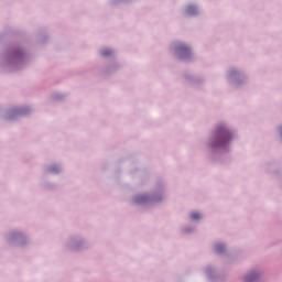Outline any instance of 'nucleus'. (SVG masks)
<instances>
[{
  "mask_svg": "<svg viewBox=\"0 0 282 282\" xmlns=\"http://www.w3.org/2000/svg\"><path fill=\"white\" fill-rule=\"evenodd\" d=\"M224 142H228V140L223 141V143H220V144H224Z\"/></svg>",
  "mask_w": 282,
  "mask_h": 282,
  "instance_id": "0eeeda50",
  "label": "nucleus"
},
{
  "mask_svg": "<svg viewBox=\"0 0 282 282\" xmlns=\"http://www.w3.org/2000/svg\"><path fill=\"white\" fill-rule=\"evenodd\" d=\"M137 204H142L147 202V196H139L135 198Z\"/></svg>",
  "mask_w": 282,
  "mask_h": 282,
  "instance_id": "f03ea898",
  "label": "nucleus"
},
{
  "mask_svg": "<svg viewBox=\"0 0 282 282\" xmlns=\"http://www.w3.org/2000/svg\"><path fill=\"white\" fill-rule=\"evenodd\" d=\"M177 52L181 58H186V56H191V48H188V46L186 45L178 46Z\"/></svg>",
  "mask_w": 282,
  "mask_h": 282,
  "instance_id": "f257e3e1",
  "label": "nucleus"
},
{
  "mask_svg": "<svg viewBox=\"0 0 282 282\" xmlns=\"http://www.w3.org/2000/svg\"><path fill=\"white\" fill-rule=\"evenodd\" d=\"M102 56H109L111 54V50L101 51Z\"/></svg>",
  "mask_w": 282,
  "mask_h": 282,
  "instance_id": "20e7f679",
  "label": "nucleus"
},
{
  "mask_svg": "<svg viewBox=\"0 0 282 282\" xmlns=\"http://www.w3.org/2000/svg\"><path fill=\"white\" fill-rule=\"evenodd\" d=\"M253 279H257V275H256V274L247 275L246 279H245V282H252Z\"/></svg>",
  "mask_w": 282,
  "mask_h": 282,
  "instance_id": "7ed1b4c3",
  "label": "nucleus"
},
{
  "mask_svg": "<svg viewBox=\"0 0 282 282\" xmlns=\"http://www.w3.org/2000/svg\"><path fill=\"white\" fill-rule=\"evenodd\" d=\"M191 217L192 219H199V213H193Z\"/></svg>",
  "mask_w": 282,
  "mask_h": 282,
  "instance_id": "423d86ee",
  "label": "nucleus"
},
{
  "mask_svg": "<svg viewBox=\"0 0 282 282\" xmlns=\"http://www.w3.org/2000/svg\"><path fill=\"white\" fill-rule=\"evenodd\" d=\"M216 251L217 252H224V245H217L216 246Z\"/></svg>",
  "mask_w": 282,
  "mask_h": 282,
  "instance_id": "39448f33",
  "label": "nucleus"
}]
</instances>
